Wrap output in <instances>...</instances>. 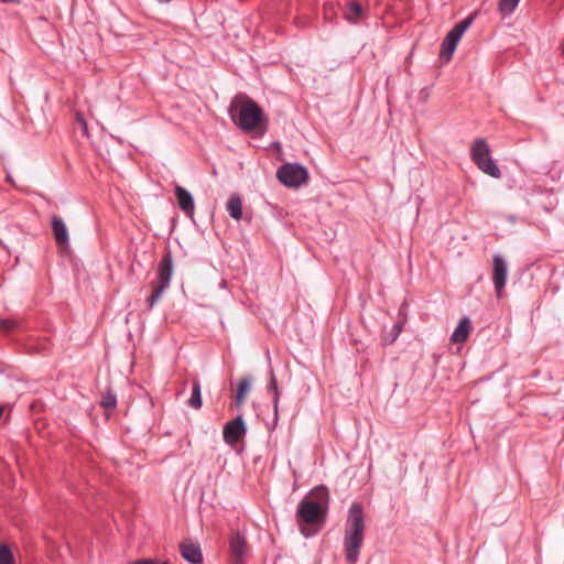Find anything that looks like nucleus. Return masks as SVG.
Masks as SVG:
<instances>
[{"mask_svg":"<svg viewBox=\"0 0 564 564\" xmlns=\"http://www.w3.org/2000/svg\"><path fill=\"white\" fill-rule=\"evenodd\" d=\"M365 517L362 506L354 502L347 514L344 532V551L348 564H356L365 539Z\"/></svg>","mask_w":564,"mask_h":564,"instance_id":"f257e3e1","label":"nucleus"},{"mask_svg":"<svg viewBox=\"0 0 564 564\" xmlns=\"http://www.w3.org/2000/svg\"><path fill=\"white\" fill-rule=\"evenodd\" d=\"M311 498H303L296 509L300 522L315 524L324 521L329 501V492L325 486H317L311 491Z\"/></svg>","mask_w":564,"mask_h":564,"instance_id":"f03ea898","label":"nucleus"},{"mask_svg":"<svg viewBox=\"0 0 564 564\" xmlns=\"http://www.w3.org/2000/svg\"><path fill=\"white\" fill-rule=\"evenodd\" d=\"M228 112L232 121L243 131L264 132L267 129L262 108H228Z\"/></svg>","mask_w":564,"mask_h":564,"instance_id":"7ed1b4c3","label":"nucleus"},{"mask_svg":"<svg viewBox=\"0 0 564 564\" xmlns=\"http://www.w3.org/2000/svg\"><path fill=\"white\" fill-rule=\"evenodd\" d=\"M470 156L477 167L485 174L499 178L500 169L490 156V147L484 139H477L470 149Z\"/></svg>","mask_w":564,"mask_h":564,"instance_id":"20e7f679","label":"nucleus"},{"mask_svg":"<svg viewBox=\"0 0 564 564\" xmlns=\"http://www.w3.org/2000/svg\"><path fill=\"white\" fill-rule=\"evenodd\" d=\"M173 275V259L167 251L158 265V284L154 285L151 295L147 299V303L152 308L161 299L162 294L170 288Z\"/></svg>","mask_w":564,"mask_h":564,"instance_id":"39448f33","label":"nucleus"},{"mask_svg":"<svg viewBox=\"0 0 564 564\" xmlns=\"http://www.w3.org/2000/svg\"><path fill=\"white\" fill-rule=\"evenodd\" d=\"M276 178L286 187L297 188L308 180V171L299 163H285L276 171Z\"/></svg>","mask_w":564,"mask_h":564,"instance_id":"423d86ee","label":"nucleus"},{"mask_svg":"<svg viewBox=\"0 0 564 564\" xmlns=\"http://www.w3.org/2000/svg\"><path fill=\"white\" fill-rule=\"evenodd\" d=\"M508 278V264L501 254L492 257V282L498 297H501Z\"/></svg>","mask_w":564,"mask_h":564,"instance_id":"0eeeda50","label":"nucleus"},{"mask_svg":"<svg viewBox=\"0 0 564 564\" xmlns=\"http://www.w3.org/2000/svg\"><path fill=\"white\" fill-rule=\"evenodd\" d=\"M247 426L242 417L239 415L235 420L228 422L223 431V437L228 445L237 444L246 434Z\"/></svg>","mask_w":564,"mask_h":564,"instance_id":"6e6552de","label":"nucleus"},{"mask_svg":"<svg viewBox=\"0 0 564 564\" xmlns=\"http://www.w3.org/2000/svg\"><path fill=\"white\" fill-rule=\"evenodd\" d=\"M52 231L55 238V241L58 246H67L69 243V235L64 220L54 215L52 217Z\"/></svg>","mask_w":564,"mask_h":564,"instance_id":"1a4fd4ad","label":"nucleus"},{"mask_svg":"<svg viewBox=\"0 0 564 564\" xmlns=\"http://www.w3.org/2000/svg\"><path fill=\"white\" fill-rule=\"evenodd\" d=\"M175 196L177 198V203L180 208L186 215H194L195 204L193 195L185 189L184 187L176 185L175 186Z\"/></svg>","mask_w":564,"mask_h":564,"instance_id":"9d476101","label":"nucleus"},{"mask_svg":"<svg viewBox=\"0 0 564 564\" xmlns=\"http://www.w3.org/2000/svg\"><path fill=\"white\" fill-rule=\"evenodd\" d=\"M183 558L192 564L203 562V554L198 543H182L180 546Z\"/></svg>","mask_w":564,"mask_h":564,"instance_id":"9b49d317","label":"nucleus"},{"mask_svg":"<svg viewBox=\"0 0 564 564\" xmlns=\"http://www.w3.org/2000/svg\"><path fill=\"white\" fill-rule=\"evenodd\" d=\"M460 39L462 37L459 35L449 31L442 43L441 57L448 62L452 58Z\"/></svg>","mask_w":564,"mask_h":564,"instance_id":"f8f14e48","label":"nucleus"},{"mask_svg":"<svg viewBox=\"0 0 564 564\" xmlns=\"http://www.w3.org/2000/svg\"><path fill=\"white\" fill-rule=\"evenodd\" d=\"M470 330V321L467 316L463 317L454 332L452 333L451 340L455 344H460L467 340Z\"/></svg>","mask_w":564,"mask_h":564,"instance_id":"ddd939ff","label":"nucleus"},{"mask_svg":"<svg viewBox=\"0 0 564 564\" xmlns=\"http://www.w3.org/2000/svg\"><path fill=\"white\" fill-rule=\"evenodd\" d=\"M230 550L237 561L243 558L247 552L246 539L240 534H235L230 539Z\"/></svg>","mask_w":564,"mask_h":564,"instance_id":"4468645a","label":"nucleus"},{"mask_svg":"<svg viewBox=\"0 0 564 564\" xmlns=\"http://www.w3.org/2000/svg\"><path fill=\"white\" fill-rule=\"evenodd\" d=\"M226 209L231 218L240 220L242 218V202L239 195L232 194L227 200Z\"/></svg>","mask_w":564,"mask_h":564,"instance_id":"2eb2a0df","label":"nucleus"},{"mask_svg":"<svg viewBox=\"0 0 564 564\" xmlns=\"http://www.w3.org/2000/svg\"><path fill=\"white\" fill-rule=\"evenodd\" d=\"M361 12L362 9L359 2L351 0L345 7L344 17L347 21L356 23L359 20Z\"/></svg>","mask_w":564,"mask_h":564,"instance_id":"dca6fc26","label":"nucleus"},{"mask_svg":"<svg viewBox=\"0 0 564 564\" xmlns=\"http://www.w3.org/2000/svg\"><path fill=\"white\" fill-rule=\"evenodd\" d=\"M202 404L203 401L200 382L198 380H194L192 387V394L191 398L187 400V405L195 410H199L202 408Z\"/></svg>","mask_w":564,"mask_h":564,"instance_id":"f3484780","label":"nucleus"},{"mask_svg":"<svg viewBox=\"0 0 564 564\" xmlns=\"http://www.w3.org/2000/svg\"><path fill=\"white\" fill-rule=\"evenodd\" d=\"M250 388H251V378L250 377L243 378L238 386L237 395H236V403L238 406L243 404L245 395L249 392Z\"/></svg>","mask_w":564,"mask_h":564,"instance_id":"a211bd4d","label":"nucleus"},{"mask_svg":"<svg viewBox=\"0 0 564 564\" xmlns=\"http://www.w3.org/2000/svg\"><path fill=\"white\" fill-rule=\"evenodd\" d=\"M75 130H79L80 133L84 137H86V138L89 137L88 123H87L85 113L83 111H77L76 112V116H75Z\"/></svg>","mask_w":564,"mask_h":564,"instance_id":"6ab92c4d","label":"nucleus"},{"mask_svg":"<svg viewBox=\"0 0 564 564\" xmlns=\"http://www.w3.org/2000/svg\"><path fill=\"white\" fill-rule=\"evenodd\" d=\"M520 0H500L498 4V11L503 15L511 14L518 7Z\"/></svg>","mask_w":564,"mask_h":564,"instance_id":"aec40b11","label":"nucleus"},{"mask_svg":"<svg viewBox=\"0 0 564 564\" xmlns=\"http://www.w3.org/2000/svg\"><path fill=\"white\" fill-rule=\"evenodd\" d=\"M474 21V14L467 17L466 19L458 22L451 31L459 35L460 37L467 31V29L471 25Z\"/></svg>","mask_w":564,"mask_h":564,"instance_id":"412c9836","label":"nucleus"},{"mask_svg":"<svg viewBox=\"0 0 564 564\" xmlns=\"http://www.w3.org/2000/svg\"><path fill=\"white\" fill-rule=\"evenodd\" d=\"M0 564H14V557L7 544L0 545Z\"/></svg>","mask_w":564,"mask_h":564,"instance_id":"4be33fe9","label":"nucleus"},{"mask_svg":"<svg viewBox=\"0 0 564 564\" xmlns=\"http://www.w3.org/2000/svg\"><path fill=\"white\" fill-rule=\"evenodd\" d=\"M229 106H258L252 99L246 95H237L230 102Z\"/></svg>","mask_w":564,"mask_h":564,"instance_id":"5701e85b","label":"nucleus"},{"mask_svg":"<svg viewBox=\"0 0 564 564\" xmlns=\"http://www.w3.org/2000/svg\"><path fill=\"white\" fill-rule=\"evenodd\" d=\"M19 326L18 322L10 318L0 317V332L10 333Z\"/></svg>","mask_w":564,"mask_h":564,"instance_id":"b1692460","label":"nucleus"},{"mask_svg":"<svg viewBox=\"0 0 564 564\" xmlns=\"http://www.w3.org/2000/svg\"><path fill=\"white\" fill-rule=\"evenodd\" d=\"M402 332V325L400 323H395L388 336L384 338L386 344H392L397 340V338L400 336Z\"/></svg>","mask_w":564,"mask_h":564,"instance_id":"393cba45","label":"nucleus"},{"mask_svg":"<svg viewBox=\"0 0 564 564\" xmlns=\"http://www.w3.org/2000/svg\"><path fill=\"white\" fill-rule=\"evenodd\" d=\"M117 404V397L112 392H107L101 400V405L105 409H113Z\"/></svg>","mask_w":564,"mask_h":564,"instance_id":"a878e982","label":"nucleus"},{"mask_svg":"<svg viewBox=\"0 0 564 564\" xmlns=\"http://www.w3.org/2000/svg\"><path fill=\"white\" fill-rule=\"evenodd\" d=\"M272 402H273V411H274L272 429H274L278 424V419H279L278 411H279V402H280V391H274L272 393Z\"/></svg>","mask_w":564,"mask_h":564,"instance_id":"bb28decb","label":"nucleus"},{"mask_svg":"<svg viewBox=\"0 0 564 564\" xmlns=\"http://www.w3.org/2000/svg\"><path fill=\"white\" fill-rule=\"evenodd\" d=\"M269 376H270V378H269V383H268V391L271 393H273L274 391H279L278 380L275 378L272 367H270Z\"/></svg>","mask_w":564,"mask_h":564,"instance_id":"cd10ccee","label":"nucleus"},{"mask_svg":"<svg viewBox=\"0 0 564 564\" xmlns=\"http://www.w3.org/2000/svg\"><path fill=\"white\" fill-rule=\"evenodd\" d=\"M265 359H267V361H268V367H269V368H270V367H272V366H271V355H270V351H269V350H267V351H265Z\"/></svg>","mask_w":564,"mask_h":564,"instance_id":"c85d7f7f","label":"nucleus"},{"mask_svg":"<svg viewBox=\"0 0 564 564\" xmlns=\"http://www.w3.org/2000/svg\"><path fill=\"white\" fill-rule=\"evenodd\" d=\"M2 2H6V3H12V2H18L19 0H1Z\"/></svg>","mask_w":564,"mask_h":564,"instance_id":"c756f323","label":"nucleus"},{"mask_svg":"<svg viewBox=\"0 0 564 564\" xmlns=\"http://www.w3.org/2000/svg\"><path fill=\"white\" fill-rule=\"evenodd\" d=\"M2 414H3V408L0 406V419L2 417Z\"/></svg>","mask_w":564,"mask_h":564,"instance_id":"7c9ffc66","label":"nucleus"}]
</instances>
